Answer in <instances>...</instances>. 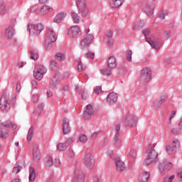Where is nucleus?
Segmentation results:
<instances>
[{
	"instance_id": "a878e982",
	"label": "nucleus",
	"mask_w": 182,
	"mask_h": 182,
	"mask_svg": "<svg viewBox=\"0 0 182 182\" xmlns=\"http://www.w3.org/2000/svg\"><path fill=\"white\" fill-rule=\"evenodd\" d=\"M148 156H149L151 160L154 161L155 163L159 161V159H157V157H159V153H157L154 149H151Z\"/></svg>"
},
{
	"instance_id": "cd10ccee",
	"label": "nucleus",
	"mask_w": 182,
	"mask_h": 182,
	"mask_svg": "<svg viewBox=\"0 0 182 182\" xmlns=\"http://www.w3.org/2000/svg\"><path fill=\"white\" fill-rule=\"evenodd\" d=\"M29 181H35L36 178V173L35 172V168L32 166L29 168Z\"/></svg>"
},
{
	"instance_id": "8fccbe9b",
	"label": "nucleus",
	"mask_w": 182,
	"mask_h": 182,
	"mask_svg": "<svg viewBox=\"0 0 182 182\" xmlns=\"http://www.w3.org/2000/svg\"><path fill=\"white\" fill-rule=\"evenodd\" d=\"M151 163H156V161H153L149 156L144 161V164L145 166H149V164H151Z\"/></svg>"
},
{
	"instance_id": "37998d69",
	"label": "nucleus",
	"mask_w": 182,
	"mask_h": 182,
	"mask_svg": "<svg viewBox=\"0 0 182 182\" xmlns=\"http://www.w3.org/2000/svg\"><path fill=\"white\" fill-rule=\"evenodd\" d=\"M165 150L168 154H173V151H174V148L170 145H166Z\"/></svg>"
},
{
	"instance_id": "5701e85b",
	"label": "nucleus",
	"mask_w": 182,
	"mask_h": 182,
	"mask_svg": "<svg viewBox=\"0 0 182 182\" xmlns=\"http://www.w3.org/2000/svg\"><path fill=\"white\" fill-rule=\"evenodd\" d=\"M125 0H111L109 1V5L112 8H120L123 4H124Z\"/></svg>"
},
{
	"instance_id": "e433bc0d",
	"label": "nucleus",
	"mask_w": 182,
	"mask_h": 182,
	"mask_svg": "<svg viewBox=\"0 0 182 182\" xmlns=\"http://www.w3.org/2000/svg\"><path fill=\"white\" fill-rule=\"evenodd\" d=\"M66 149H68V146L65 143H59L57 144V149L59 150V151H65Z\"/></svg>"
},
{
	"instance_id": "79ce46f5",
	"label": "nucleus",
	"mask_w": 182,
	"mask_h": 182,
	"mask_svg": "<svg viewBox=\"0 0 182 182\" xmlns=\"http://www.w3.org/2000/svg\"><path fill=\"white\" fill-rule=\"evenodd\" d=\"M50 11V8L48 6H44L41 10V15H46L48 12Z\"/></svg>"
},
{
	"instance_id": "a19ab883",
	"label": "nucleus",
	"mask_w": 182,
	"mask_h": 182,
	"mask_svg": "<svg viewBox=\"0 0 182 182\" xmlns=\"http://www.w3.org/2000/svg\"><path fill=\"white\" fill-rule=\"evenodd\" d=\"M71 16L73 18V21L75 23H79V21H80V17L79 15L75 12H72L71 13Z\"/></svg>"
},
{
	"instance_id": "dca6fc26",
	"label": "nucleus",
	"mask_w": 182,
	"mask_h": 182,
	"mask_svg": "<svg viewBox=\"0 0 182 182\" xmlns=\"http://www.w3.org/2000/svg\"><path fill=\"white\" fill-rule=\"evenodd\" d=\"M115 164L117 171H119V173H123V171H126V165L124 164V162L120 159V158L115 159Z\"/></svg>"
},
{
	"instance_id": "5fc2aeb1",
	"label": "nucleus",
	"mask_w": 182,
	"mask_h": 182,
	"mask_svg": "<svg viewBox=\"0 0 182 182\" xmlns=\"http://www.w3.org/2000/svg\"><path fill=\"white\" fill-rule=\"evenodd\" d=\"M166 16H167V11H162V14L159 16L160 19L164 20L166 19Z\"/></svg>"
},
{
	"instance_id": "20e7f679",
	"label": "nucleus",
	"mask_w": 182,
	"mask_h": 182,
	"mask_svg": "<svg viewBox=\"0 0 182 182\" xmlns=\"http://www.w3.org/2000/svg\"><path fill=\"white\" fill-rule=\"evenodd\" d=\"M11 120H6L5 122L0 121V139L9 137V129H11Z\"/></svg>"
},
{
	"instance_id": "09e8293b",
	"label": "nucleus",
	"mask_w": 182,
	"mask_h": 182,
	"mask_svg": "<svg viewBox=\"0 0 182 182\" xmlns=\"http://www.w3.org/2000/svg\"><path fill=\"white\" fill-rule=\"evenodd\" d=\"M79 140L81 143H86L87 141V136L85 134H80L79 136Z\"/></svg>"
},
{
	"instance_id": "473e14b6",
	"label": "nucleus",
	"mask_w": 182,
	"mask_h": 182,
	"mask_svg": "<svg viewBox=\"0 0 182 182\" xmlns=\"http://www.w3.org/2000/svg\"><path fill=\"white\" fill-rule=\"evenodd\" d=\"M144 26V24L140 21H136L134 23V26L132 29L134 31H139V29H141Z\"/></svg>"
},
{
	"instance_id": "ea45409f",
	"label": "nucleus",
	"mask_w": 182,
	"mask_h": 182,
	"mask_svg": "<svg viewBox=\"0 0 182 182\" xmlns=\"http://www.w3.org/2000/svg\"><path fill=\"white\" fill-rule=\"evenodd\" d=\"M37 72H39L40 73H41V75H45V73H46L48 72V69H46V68H45V66L43 65H39L37 68Z\"/></svg>"
},
{
	"instance_id": "412c9836",
	"label": "nucleus",
	"mask_w": 182,
	"mask_h": 182,
	"mask_svg": "<svg viewBox=\"0 0 182 182\" xmlns=\"http://www.w3.org/2000/svg\"><path fill=\"white\" fill-rule=\"evenodd\" d=\"M5 36L7 39H12L15 36V28L11 26L5 30Z\"/></svg>"
},
{
	"instance_id": "3c124183",
	"label": "nucleus",
	"mask_w": 182,
	"mask_h": 182,
	"mask_svg": "<svg viewBox=\"0 0 182 182\" xmlns=\"http://www.w3.org/2000/svg\"><path fill=\"white\" fill-rule=\"evenodd\" d=\"M107 155L112 160H115L116 161V159H117V158H116V156H114V153H113V151H112V150H108L107 151Z\"/></svg>"
},
{
	"instance_id": "de8ad7c7",
	"label": "nucleus",
	"mask_w": 182,
	"mask_h": 182,
	"mask_svg": "<svg viewBox=\"0 0 182 182\" xmlns=\"http://www.w3.org/2000/svg\"><path fill=\"white\" fill-rule=\"evenodd\" d=\"M127 60L128 62H132V55H133V52L132 50L126 51Z\"/></svg>"
},
{
	"instance_id": "6ab92c4d",
	"label": "nucleus",
	"mask_w": 182,
	"mask_h": 182,
	"mask_svg": "<svg viewBox=\"0 0 182 182\" xmlns=\"http://www.w3.org/2000/svg\"><path fill=\"white\" fill-rule=\"evenodd\" d=\"M38 144H35L33 145V159L36 163H38L41 161V151L37 149Z\"/></svg>"
},
{
	"instance_id": "6e6552de",
	"label": "nucleus",
	"mask_w": 182,
	"mask_h": 182,
	"mask_svg": "<svg viewBox=\"0 0 182 182\" xmlns=\"http://www.w3.org/2000/svg\"><path fill=\"white\" fill-rule=\"evenodd\" d=\"M137 122H139V117L132 113H128L125 116V123L130 127H136L137 126Z\"/></svg>"
},
{
	"instance_id": "4468645a",
	"label": "nucleus",
	"mask_w": 182,
	"mask_h": 182,
	"mask_svg": "<svg viewBox=\"0 0 182 182\" xmlns=\"http://www.w3.org/2000/svg\"><path fill=\"white\" fill-rule=\"evenodd\" d=\"M73 182H85V173H83V171H75Z\"/></svg>"
},
{
	"instance_id": "39448f33",
	"label": "nucleus",
	"mask_w": 182,
	"mask_h": 182,
	"mask_svg": "<svg viewBox=\"0 0 182 182\" xmlns=\"http://www.w3.org/2000/svg\"><path fill=\"white\" fill-rule=\"evenodd\" d=\"M27 31L31 36H38L42 31H43V25L42 23L28 24Z\"/></svg>"
},
{
	"instance_id": "c03bdc74",
	"label": "nucleus",
	"mask_w": 182,
	"mask_h": 182,
	"mask_svg": "<svg viewBox=\"0 0 182 182\" xmlns=\"http://www.w3.org/2000/svg\"><path fill=\"white\" fill-rule=\"evenodd\" d=\"M171 133L173 136H178V133H180V128H178L177 127L172 128Z\"/></svg>"
},
{
	"instance_id": "423d86ee",
	"label": "nucleus",
	"mask_w": 182,
	"mask_h": 182,
	"mask_svg": "<svg viewBox=\"0 0 182 182\" xmlns=\"http://www.w3.org/2000/svg\"><path fill=\"white\" fill-rule=\"evenodd\" d=\"M141 33L143 35H144L146 42L149 43L153 49H160V45L157 41H156L154 37L147 38V36L150 35V30L149 28H145L142 30Z\"/></svg>"
},
{
	"instance_id": "7ed1b4c3",
	"label": "nucleus",
	"mask_w": 182,
	"mask_h": 182,
	"mask_svg": "<svg viewBox=\"0 0 182 182\" xmlns=\"http://www.w3.org/2000/svg\"><path fill=\"white\" fill-rule=\"evenodd\" d=\"M82 164L87 170H92L95 167V158H93L90 151H87L84 154Z\"/></svg>"
},
{
	"instance_id": "603ef678",
	"label": "nucleus",
	"mask_w": 182,
	"mask_h": 182,
	"mask_svg": "<svg viewBox=\"0 0 182 182\" xmlns=\"http://www.w3.org/2000/svg\"><path fill=\"white\" fill-rule=\"evenodd\" d=\"M92 182H102V177L97 175L93 176Z\"/></svg>"
},
{
	"instance_id": "c9c22d12",
	"label": "nucleus",
	"mask_w": 182,
	"mask_h": 182,
	"mask_svg": "<svg viewBox=\"0 0 182 182\" xmlns=\"http://www.w3.org/2000/svg\"><path fill=\"white\" fill-rule=\"evenodd\" d=\"M50 68L51 70H58V68H59V65H58V63H56L55 60H51L50 63Z\"/></svg>"
},
{
	"instance_id": "c85d7f7f",
	"label": "nucleus",
	"mask_w": 182,
	"mask_h": 182,
	"mask_svg": "<svg viewBox=\"0 0 182 182\" xmlns=\"http://www.w3.org/2000/svg\"><path fill=\"white\" fill-rule=\"evenodd\" d=\"M54 161L53 159L50 156H47L45 158V166L46 167H52L53 166Z\"/></svg>"
},
{
	"instance_id": "69168bd1",
	"label": "nucleus",
	"mask_w": 182,
	"mask_h": 182,
	"mask_svg": "<svg viewBox=\"0 0 182 182\" xmlns=\"http://www.w3.org/2000/svg\"><path fill=\"white\" fill-rule=\"evenodd\" d=\"M176 112L174 111V110H173V111L171 112V115H170V117H169V123H170V124H171V120H172L173 117H174V116H176Z\"/></svg>"
},
{
	"instance_id": "f704fd0d",
	"label": "nucleus",
	"mask_w": 182,
	"mask_h": 182,
	"mask_svg": "<svg viewBox=\"0 0 182 182\" xmlns=\"http://www.w3.org/2000/svg\"><path fill=\"white\" fill-rule=\"evenodd\" d=\"M100 73L101 75H103V76H110V75H112V68L108 67L106 69L101 70Z\"/></svg>"
},
{
	"instance_id": "bf43d9fd",
	"label": "nucleus",
	"mask_w": 182,
	"mask_h": 182,
	"mask_svg": "<svg viewBox=\"0 0 182 182\" xmlns=\"http://www.w3.org/2000/svg\"><path fill=\"white\" fill-rule=\"evenodd\" d=\"M94 92L95 95H99L100 93H102V87L97 86L96 88L94 90Z\"/></svg>"
},
{
	"instance_id": "ddd939ff",
	"label": "nucleus",
	"mask_w": 182,
	"mask_h": 182,
	"mask_svg": "<svg viewBox=\"0 0 182 182\" xmlns=\"http://www.w3.org/2000/svg\"><path fill=\"white\" fill-rule=\"evenodd\" d=\"M171 167H173V165L171 164V163L166 161L161 162L159 164V170L161 174L164 175L165 174L164 171H166L167 170H170V168H171Z\"/></svg>"
},
{
	"instance_id": "bb28decb",
	"label": "nucleus",
	"mask_w": 182,
	"mask_h": 182,
	"mask_svg": "<svg viewBox=\"0 0 182 182\" xmlns=\"http://www.w3.org/2000/svg\"><path fill=\"white\" fill-rule=\"evenodd\" d=\"M119 133H116L114 137V145L117 149H120L122 146V140L119 138Z\"/></svg>"
},
{
	"instance_id": "864d4df0",
	"label": "nucleus",
	"mask_w": 182,
	"mask_h": 182,
	"mask_svg": "<svg viewBox=\"0 0 182 182\" xmlns=\"http://www.w3.org/2000/svg\"><path fill=\"white\" fill-rule=\"evenodd\" d=\"M16 166L21 170L22 168H25V162H18L16 164Z\"/></svg>"
},
{
	"instance_id": "4be33fe9",
	"label": "nucleus",
	"mask_w": 182,
	"mask_h": 182,
	"mask_svg": "<svg viewBox=\"0 0 182 182\" xmlns=\"http://www.w3.org/2000/svg\"><path fill=\"white\" fill-rule=\"evenodd\" d=\"M59 77H60V73L58 72L53 77L51 81V87L53 89H56L59 86Z\"/></svg>"
},
{
	"instance_id": "f257e3e1",
	"label": "nucleus",
	"mask_w": 182,
	"mask_h": 182,
	"mask_svg": "<svg viewBox=\"0 0 182 182\" xmlns=\"http://www.w3.org/2000/svg\"><path fill=\"white\" fill-rule=\"evenodd\" d=\"M93 41H95V36L90 33V29L87 28L85 30L84 38L80 41V49H82V50H86V49L89 48L90 45L93 43Z\"/></svg>"
},
{
	"instance_id": "4d7b16f0",
	"label": "nucleus",
	"mask_w": 182,
	"mask_h": 182,
	"mask_svg": "<svg viewBox=\"0 0 182 182\" xmlns=\"http://www.w3.org/2000/svg\"><path fill=\"white\" fill-rule=\"evenodd\" d=\"M72 143H73V138H68L66 141H65V145H67V147H68L69 146H70V144H72Z\"/></svg>"
},
{
	"instance_id": "393cba45",
	"label": "nucleus",
	"mask_w": 182,
	"mask_h": 182,
	"mask_svg": "<svg viewBox=\"0 0 182 182\" xmlns=\"http://www.w3.org/2000/svg\"><path fill=\"white\" fill-rule=\"evenodd\" d=\"M107 66L109 68V69H114V68L117 66V63H116V58H114V56H111L109 58Z\"/></svg>"
},
{
	"instance_id": "c756f323",
	"label": "nucleus",
	"mask_w": 182,
	"mask_h": 182,
	"mask_svg": "<svg viewBox=\"0 0 182 182\" xmlns=\"http://www.w3.org/2000/svg\"><path fill=\"white\" fill-rule=\"evenodd\" d=\"M35 132V127H31L27 135V140L28 141H31L32 140V138L33 137V133Z\"/></svg>"
},
{
	"instance_id": "58836bf2",
	"label": "nucleus",
	"mask_w": 182,
	"mask_h": 182,
	"mask_svg": "<svg viewBox=\"0 0 182 182\" xmlns=\"http://www.w3.org/2000/svg\"><path fill=\"white\" fill-rule=\"evenodd\" d=\"M33 76L37 80H42L43 74H42V73H39L38 70H36V72L34 71Z\"/></svg>"
},
{
	"instance_id": "b1692460",
	"label": "nucleus",
	"mask_w": 182,
	"mask_h": 182,
	"mask_svg": "<svg viewBox=\"0 0 182 182\" xmlns=\"http://www.w3.org/2000/svg\"><path fill=\"white\" fill-rule=\"evenodd\" d=\"M149 178H150V173L143 172V173L139 174V182H148Z\"/></svg>"
},
{
	"instance_id": "72a5a7b5",
	"label": "nucleus",
	"mask_w": 182,
	"mask_h": 182,
	"mask_svg": "<svg viewBox=\"0 0 182 182\" xmlns=\"http://www.w3.org/2000/svg\"><path fill=\"white\" fill-rule=\"evenodd\" d=\"M54 59H55V60H58L59 62H62L65 60V54L61 53H56L54 55Z\"/></svg>"
},
{
	"instance_id": "49530a36",
	"label": "nucleus",
	"mask_w": 182,
	"mask_h": 182,
	"mask_svg": "<svg viewBox=\"0 0 182 182\" xmlns=\"http://www.w3.org/2000/svg\"><path fill=\"white\" fill-rule=\"evenodd\" d=\"M161 105H163V102L160 100H156L154 102V107L155 109H160V107H161Z\"/></svg>"
},
{
	"instance_id": "4c0bfd02",
	"label": "nucleus",
	"mask_w": 182,
	"mask_h": 182,
	"mask_svg": "<svg viewBox=\"0 0 182 182\" xmlns=\"http://www.w3.org/2000/svg\"><path fill=\"white\" fill-rule=\"evenodd\" d=\"M85 69H86V65L83 64V63H82V61L78 60L77 61L78 72H83V70H85Z\"/></svg>"
},
{
	"instance_id": "13d9d810",
	"label": "nucleus",
	"mask_w": 182,
	"mask_h": 182,
	"mask_svg": "<svg viewBox=\"0 0 182 182\" xmlns=\"http://www.w3.org/2000/svg\"><path fill=\"white\" fill-rule=\"evenodd\" d=\"M167 100V95L162 94L160 97L159 101L164 103V102H166Z\"/></svg>"
},
{
	"instance_id": "a18cd8bd",
	"label": "nucleus",
	"mask_w": 182,
	"mask_h": 182,
	"mask_svg": "<svg viewBox=\"0 0 182 182\" xmlns=\"http://www.w3.org/2000/svg\"><path fill=\"white\" fill-rule=\"evenodd\" d=\"M162 36L164 39H168L171 37V31H166L163 33Z\"/></svg>"
},
{
	"instance_id": "052dcab7",
	"label": "nucleus",
	"mask_w": 182,
	"mask_h": 182,
	"mask_svg": "<svg viewBox=\"0 0 182 182\" xmlns=\"http://www.w3.org/2000/svg\"><path fill=\"white\" fill-rule=\"evenodd\" d=\"M105 42L107 45V46H113V39L109 38V39H105Z\"/></svg>"
},
{
	"instance_id": "2f4dec72",
	"label": "nucleus",
	"mask_w": 182,
	"mask_h": 182,
	"mask_svg": "<svg viewBox=\"0 0 182 182\" xmlns=\"http://www.w3.org/2000/svg\"><path fill=\"white\" fill-rule=\"evenodd\" d=\"M31 53V59L33 60H36L38 58H39V53H38V50H32L30 51Z\"/></svg>"
},
{
	"instance_id": "9d476101",
	"label": "nucleus",
	"mask_w": 182,
	"mask_h": 182,
	"mask_svg": "<svg viewBox=\"0 0 182 182\" xmlns=\"http://www.w3.org/2000/svg\"><path fill=\"white\" fill-rule=\"evenodd\" d=\"M0 109L2 112H6L11 109L9 104V95H4L0 100Z\"/></svg>"
},
{
	"instance_id": "9b49d317",
	"label": "nucleus",
	"mask_w": 182,
	"mask_h": 182,
	"mask_svg": "<svg viewBox=\"0 0 182 182\" xmlns=\"http://www.w3.org/2000/svg\"><path fill=\"white\" fill-rule=\"evenodd\" d=\"M68 35L70 38H79L82 35V31L78 26H74L68 29Z\"/></svg>"
},
{
	"instance_id": "f3484780",
	"label": "nucleus",
	"mask_w": 182,
	"mask_h": 182,
	"mask_svg": "<svg viewBox=\"0 0 182 182\" xmlns=\"http://www.w3.org/2000/svg\"><path fill=\"white\" fill-rule=\"evenodd\" d=\"M117 99H119V95H117V93L110 92L107 95V102L109 105H114V103L117 102Z\"/></svg>"
},
{
	"instance_id": "e2e57ef3",
	"label": "nucleus",
	"mask_w": 182,
	"mask_h": 182,
	"mask_svg": "<svg viewBox=\"0 0 182 182\" xmlns=\"http://www.w3.org/2000/svg\"><path fill=\"white\" fill-rule=\"evenodd\" d=\"M19 171H21V169L18 166H14L12 173H14V174H18Z\"/></svg>"
},
{
	"instance_id": "0eeeda50",
	"label": "nucleus",
	"mask_w": 182,
	"mask_h": 182,
	"mask_svg": "<svg viewBox=\"0 0 182 182\" xmlns=\"http://www.w3.org/2000/svg\"><path fill=\"white\" fill-rule=\"evenodd\" d=\"M151 80V70L149 68H144L141 71L139 81L146 85Z\"/></svg>"
},
{
	"instance_id": "f03ea898",
	"label": "nucleus",
	"mask_w": 182,
	"mask_h": 182,
	"mask_svg": "<svg viewBox=\"0 0 182 182\" xmlns=\"http://www.w3.org/2000/svg\"><path fill=\"white\" fill-rule=\"evenodd\" d=\"M57 38L58 36H56V33L53 31V29L48 28L46 34V41L44 43L46 49L48 50L51 49L52 43H53V42H56Z\"/></svg>"
},
{
	"instance_id": "774afa93",
	"label": "nucleus",
	"mask_w": 182,
	"mask_h": 182,
	"mask_svg": "<svg viewBox=\"0 0 182 182\" xmlns=\"http://www.w3.org/2000/svg\"><path fill=\"white\" fill-rule=\"evenodd\" d=\"M31 85H32V87H33V89H36V87H38V82H36V80H32Z\"/></svg>"
},
{
	"instance_id": "0e129e2a",
	"label": "nucleus",
	"mask_w": 182,
	"mask_h": 182,
	"mask_svg": "<svg viewBox=\"0 0 182 182\" xmlns=\"http://www.w3.org/2000/svg\"><path fill=\"white\" fill-rule=\"evenodd\" d=\"M67 153H68V157H70L71 159L75 157V152H73V150H69V151H68Z\"/></svg>"
},
{
	"instance_id": "f8f14e48",
	"label": "nucleus",
	"mask_w": 182,
	"mask_h": 182,
	"mask_svg": "<svg viewBox=\"0 0 182 182\" xmlns=\"http://www.w3.org/2000/svg\"><path fill=\"white\" fill-rule=\"evenodd\" d=\"M143 9L149 18H153L154 13V4L152 2H147L144 5Z\"/></svg>"
},
{
	"instance_id": "2eb2a0df",
	"label": "nucleus",
	"mask_w": 182,
	"mask_h": 182,
	"mask_svg": "<svg viewBox=\"0 0 182 182\" xmlns=\"http://www.w3.org/2000/svg\"><path fill=\"white\" fill-rule=\"evenodd\" d=\"M93 113H95V111L93 110L92 105H87L85 110L83 112V119L85 120H89V119L92 117V114H93Z\"/></svg>"
},
{
	"instance_id": "aec40b11",
	"label": "nucleus",
	"mask_w": 182,
	"mask_h": 182,
	"mask_svg": "<svg viewBox=\"0 0 182 182\" xmlns=\"http://www.w3.org/2000/svg\"><path fill=\"white\" fill-rule=\"evenodd\" d=\"M63 132L65 134H69L71 132L70 126L69 125V119H63Z\"/></svg>"
},
{
	"instance_id": "338daca9",
	"label": "nucleus",
	"mask_w": 182,
	"mask_h": 182,
	"mask_svg": "<svg viewBox=\"0 0 182 182\" xmlns=\"http://www.w3.org/2000/svg\"><path fill=\"white\" fill-rule=\"evenodd\" d=\"M87 58H90V59H95V53H92V52H88L87 53Z\"/></svg>"
},
{
	"instance_id": "6e6d98bb",
	"label": "nucleus",
	"mask_w": 182,
	"mask_h": 182,
	"mask_svg": "<svg viewBox=\"0 0 182 182\" xmlns=\"http://www.w3.org/2000/svg\"><path fill=\"white\" fill-rule=\"evenodd\" d=\"M178 146H180V142L178 141V139H175L173 141V145H172V148L176 149L177 147H178Z\"/></svg>"
},
{
	"instance_id": "a211bd4d",
	"label": "nucleus",
	"mask_w": 182,
	"mask_h": 182,
	"mask_svg": "<svg viewBox=\"0 0 182 182\" xmlns=\"http://www.w3.org/2000/svg\"><path fill=\"white\" fill-rule=\"evenodd\" d=\"M67 15L68 14L65 12H60L57 14L53 20L54 23H60V22L65 21V18H66Z\"/></svg>"
},
{
	"instance_id": "7c9ffc66",
	"label": "nucleus",
	"mask_w": 182,
	"mask_h": 182,
	"mask_svg": "<svg viewBox=\"0 0 182 182\" xmlns=\"http://www.w3.org/2000/svg\"><path fill=\"white\" fill-rule=\"evenodd\" d=\"M9 8L7 6L6 4H0V14L1 15H5V14L7 13L9 11Z\"/></svg>"
},
{
	"instance_id": "1a4fd4ad",
	"label": "nucleus",
	"mask_w": 182,
	"mask_h": 182,
	"mask_svg": "<svg viewBox=\"0 0 182 182\" xmlns=\"http://www.w3.org/2000/svg\"><path fill=\"white\" fill-rule=\"evenodd\" d=\"M76 5L82 16H87L89 14V8L86 6V0H76Z\"/></svg>"
},
{
	"instance_id": "680f3d73",
	"label": "nucleus",
	"mask_w": 182,
	"mask_h": 182,
	"mask_svg": "<svg viewBox=\"0 0 182 182\" xmlns=\"http://www.w3.org/2000/svg\"><path fill=\"white\" fill-rule=\"evenodd\" d=\"M129 156H131V157H132L133 159H136L137 156V152H136V151L134 150H132L129 152Z\"/></svg>"
}]
</instances>
